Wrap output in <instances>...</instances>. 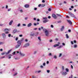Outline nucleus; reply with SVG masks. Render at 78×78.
Instances as JSON below:
<instances>
[{"label": "nucleus", "mask_w": 78, "mask_h": 78, "mask_svg": "<svg viewBox=\"0 0 78 78\" xmlns=\"http://www.w3.org/2000/svg\"><path fill=\"white\" fill-rule=\"evenodd\" d=\"M20 12H23V10L22 9H20L19 10Z\"/></svg>", "instance_id": "nucleus-32"}, {"label": "nucleus", "mask_w": 78, "mask_h": 78, "mask_svg": "<svg viewBox=\"0 0 78 78\" xmlns=\"http://www.w3.org/2000/svg\"><path fill=\"white\" fill-rule=\"evenodd\" d=\"M62 70H64V66H62Z\"/></svg>", "instance_id": "nucleus-38"}, {"label": "nucleus", "mask_w": 78, "mask_h": 78, "mask_svg": "<svg viewBox=\"0 0 78 78\" xmlns=\"http://www.w3.org/2000/svg\"><path fill=\"white\" fill-rule=\"evenodd\" d=\"M42 6L43 7H44V6H45V4H42Z\"/></svg>", "instance_id": "nucleus-59"}, {"label": "nucleus", "mask_w": 78, "mask_h": 78, "mask_svg": "<svg viewBox=\"0 0 78 78\" xmlns=\"http://www.w3.org/2000/svg\"><path fill=\"white\" fill-rule=\"evenodd\" d=\"M53 58L54 59H57V56L56 55H54Z\"/></svg>", "instance_id": "nucleus-31"}, {"label": "nucleus", "mask_w": 78, "mask_h": 78, "mask_svg": "<svg viewBox=\"0 0 78 78\" xmlns=\"http://www.w3.org/2000/svg\"><path fill=\"white\" fill-rule=\"evenodd\" d=\"M70 16L71 17H73L74 18H75V19H76V17H75V15H74V14H73L72 13Z\"/></svg>", "instance_id": "nucleus-15"}, {"label": "nucleus", "mask_w": 78, "mask_h": 78, "mask_svg": "<svg viewBox=\"0 0 78 78\" xmlns=\"http://www.w3.org/2000/svg\"><path fill=\"white\" fill-rule=\"evenodd\" d=\"M37 53V51H34V55H35V54H36Z\"/></svg>", "instance_id": "nucleus-34"}, {"label": "nucleus", "mask_w": 78, "mask_h": 78, "mask_svg": "<svg viewBox=\"0 0 78 78\" xmlns=\"http://www.w3.org/2000/svg\"><path fill=\"white\" fill-rule=\"evenodd\" d=\"M43 66H45V63H44L43 64Z\"/></svg>", "instance_id": "nucleus-47"}, {"label": "nucleus", "mask_w": 78, "mask_h": 78, "mask_svg": "<svg viewBox=\"0 0 78 78\" xmlns=\"http://www.w3.org/2000/svg\"><path fill=\"white\" fill-rule=\"evenodd\" d=\"M3 26V24H0V26Z\"/></svg>", "instance_id": "nucleus-62"}, {"label": "nucleus", "mask_w": 78, "mask_h": 78, "mask_svg": "<svg viewBox=\"0 0 78 78\" xmlns=\"http://www.w3.org/2000/svg\"><path fill=\"white\" fill-rule=\"evenodd\" d=\"M62 47H63V46H62V45H60L59 47L57 48H62Z\"/></svg>", "instance_id": "nucleus-27"}, {"label": "nucleus", "mask_w": 78, "mask_h": 78, "mask_svg": "<svg viewBox=\"0 0 78 78\" xmlns=\"http://www.w3.org/2000/svg\"><path fill=\"white\" fill-rule=\"evenodd\" d=\"M55 41H58V40H59V39H58V38H56L55 39Z\"/></svg>", "instance_id": "nucleus-51"}, {"label": "nucleus", "mask_w": 78, "mask_h": 78, "mask_svg": "<svg viewBox=\"0 0 78 78\" xmlns=\"http://www.w3.org/2000/svg\"><path fill=\"white\" fill-rule=\"evenodd\" d=\"M32 78H36V77L35 76H33Z\"/></svg>", "instance_id": "nucleus-64"}, {"label": "nucleus", "mask_w": 78, "mask_h": 78, "mask_svg": "<svg viewBox=\"0 0 78 78\" xmlns=\"http://www.w3.org/2000/svg\"><path fill=\"white\" fill-rule=\"evenodd\" d=\"M30 36H34V32H31Z\"/></svg>", "instance_id": "nucleus-6"}, {"label": "nucleus", "mask_w": 78, "mask_h": 78, "mask_svg": "<svg viewBox=\"0 0 78 78\" xmlns=\"http://www.w3.org/2000/svg\"><path fill=\"white\" fill-rule=\"evenodd\" d=\"M11 36V34H9L8 35V37H10Z\"/></svg>", "instance_id": "nucleus-41"}, {"label": "nucleus", "mask_w": 78, "mask_h": 78, "mask_svg": "<svg viewBox=\"0 0 78 78\" xmlns=\"http://www.w3.org/2000/svg\"><path fill=\"white\" fill-rule=\"evenodd\" d=\"M58 23H61V22H62V21H61V20H60V21H57Z\"/></svg>", "instance_id": "nucleus-35"}, {"label": "nucleus", "mask_w": 78, "mask_h": 78, "mask_svg": "<svg viewBox=\"0 0 78 78\" xmlns=\"http://www.w3.org/2000/svg\"><path fill=\"white\" fill-rule=\"evenodd\" d=\"M30 46V43H26L23 46V47H24L25 48H26L27 47H28Z\"/></svg>", "instance_id": "nucleus-4"}, {"label": "nucleus", "mask_w": 78, "mask_h": 78, "mask_svg": "<svg viewBox=\"0 0 78 78\" xmlns=\"http://www.w3.org/2000/svg\"><path fill=\"white\" fill-rule=\"evenodd\" d=\"M17 53H19L20 55L21 56H22V57H23V56H25V54L23 53H22L20 51L19 52V51H17Z\"/></svg>", "instance_id": "nucleus-3"}, {"label": "nucleus", "mask_w": 78, "mask_h": 78, "mask_svg": "<svg viewBox=\"0 0 78 78\" xmlns=\"http://www.w3.org/2000/svg\"><path fill=\"white\" fill-rule=\"evenodd\" d=\"M40 67H41V68H43V67H44L43 66H42V65H41L40 66Z\"/></svg>", "instance_id": "nucleus-58"}, {"label": "nucleus", "mask_w": 78, "mask_h": 78, "mask_svg": "<svg viewBox=\"0 0 78 78\" xmlns=\"http://www.w3.org/2000/svg\"><path fill=\"white\" fill-rule=\"evenodd\" d=\"M64 29V26H63L62 27V28L61 29V31H63V30Z\"/></svg>", "instance_id": "nucleus-19"}, {"label": "nucleus", "mask_w": 78, "mask_h": 78, "mask_svg": "<svg viewBox=\"0 0 78 78\" xmlns=\"http://www.w3.org/2000/svg\"><path fill=\"white\" fill-rule=\"evenodd\" d=\"M49 41L50 42H52L53 41V40H51Z\"/></svg>", "instance_id": "nucleus-45"}, {"label": "nucleus", "mask_w": 78, "mask_h": 78, "mask_svg": "<svg viewBox=\"0 0 78 78\" xmlns=\"http://www.w3.org/2000/svg\"><path fill=\"white\" fill-rule=\"evenodd\" d=\"M40 21V20L39 19H37V22H39Z\"/></svg>", "instance_id": "nucleus-54"}, {"label": "nucleus", "mask_w": 78, "mask_h": 78, "mask_svg": "<svg viewBox=\"0 0 78 78\" xmlns=\"http://www.w3.org/2000/svg\"><path fill=\"white\" fill-rule=\"evenodd\" d=\"M10 29L6 28L4 29V31L5 32V34H9V32H8L9 31H10Z\"/></svg>", "instance_id": "nucleus-2"}, {"label": "nucleus", "mask_w": 78, "mask_h": 78, "mask_svg": "<svg viewBox=\"0 0 78 78\" xmlns=\"http://www.w3.org/2000/svg\"><path fill=\"white\" fill-rule=\"evenodd\" d=\"M52 17L54 19H56V18H57V17H56V15H55V14H52Z\"/></svg>", "instance_id": "nucleus-8"}, {"label": "nucleus", "mask_w": 78, "mask_h": 78, "mask_svg": "<svg viewBox=\"0 0 78 78\" xmlns=\"http://www.w3.org/2000/svg\"><path fill=\"white\" fill-rule=\"evenodd\" d=\"M23 40H24L23 38H22L20 40H19V41H21V43H22V42L23 41Z\"/></svg>", "instance_id": "nucleus-24"}, {"label": "nucleus", "mask_w": 78, "mask_h": 78, "mask_svg": "<svg viewBox=\"0 0 78 78\" xmlns=\"http://www.w3.org/2000/svg\"><path fill=\"white\" fill-rule=\"evenodd\" d=\"M11 10V9H9L8 10V11H10Z\"/></svg>", "instance_id": "nucleus-42"}, {"label": "nucleus", "mask_w": 78, "mask_h": 78, "mask_svg": "<svg viewBox=\"0 0 78 78\" xmlns=\"http://www.w3.org/2000/svg\"><path fill=\"white\" fill-rule=\"evenodd\" d=\"M17 43L18 45H21V44H22V43L19 40L18 41H17Z\"/></svg>", "instance_id": "nucleus-7"}, {"label": "nucleus", "mask_w": 78, "mask_h": 78, "mask_svg": "<svg viewBox=\"0 0 78 78\" xmlns=\"http://www.w3.org/2000/svg\"><path fill=\"white\" fill-rule=\"evenodd\" d=\"M38 39H39L40 41H41V37H38Z\"/></svg>", "instance_id": "nucleus-30"}, {"label": "nucleus", "mask_w": 78, "mask_h": 78, "mask_svg": "<svg viewBox=\"0 0 78 78\" xmlns=\"http://www.w3.org/2000/svg\"><path fill=\"white\" fill-rule=\"evenodd\" d=\"M15 53H16V52H14L12 53V54H13V55H15Z\"/></svg>", "instance_id": "nucleus-61"}, {"label": "nucleus", "mask_w": 78, "mask_h": 78, "mask_svg": "<svg viewBox=\"0 0 78 78\" xmlns=\"http://www.w3.org/2000/svg\"><path fill=\"white\" fill-rule=\"evenodd\" d=\"M51 53H49V56H51Z\"/></svg>", "instance_id": "nucleus-53"}, {"label": "nucleus", "mask_w": 78, "mask_h": 78, "mask_svg": "<svg viewBox=\"0 0 78 78\" xmlns=\"http://www.w3.org/2000/svg\"><path fill=\"white\" fill-rule=\"evenodd\" d=\"M20 24L19 23L17 25V27H20Z\"/></svg>", "instance_id": "nucleus-49"}, {"label": "nucleus", "mask_w": 78, "mask_h": 78, "mask_svg": "<svg viewBox=\"0 0 78 78\" xmlns=\"http://www.w3.org/2000/svg\"><path fill=\"white\" fill-rule=\"evenodd\" d=\"M47 73H50V70H47Z\"/></svg>", "instance_id": "nucleus-48"}, {"label": "nucleus", "mask_w": 78, "mask_h": 78, "mask_svg": "<svg viewBox=\"0 0 78 78\" xmlns=\"http://www.w3.org/2000/svg\"><path fill=\"white\" fill-rule=\"evenodd\" d=\"M5 44V42H0V45H3V44Z\"/></svg>", "instance_id": "nucleus-21"}, {"label": "nucleus", "mask_w": 78, "mask_h": 78, "mask_svg": "<svg viewBox=\"0 0 78 78\" xmlns=\"http://www.w3.org/2000/svg\"><path fill=\"white\" fill-rule=\"evenodd\" d=\"M67 21L68 22L69 24H70V25H72V22L70 20H67Z\"/></svg>", "instance_id": "nucleus-9"}, {"label": "nucleus", "mask_w": 78, "mask_h": 78, "mask_svg": "<svg viewBox=\"0 0 78 78\" xmlns=\"http://www.w3.org/2000/svg\"><path fill=\"white\" fill-rule=\"evenodd\" d=\"M48 22V20H46L43 21V23H46V22Z\"/></svg>", "instance_id": "nucleus-22"}, {"label": "nucleus", "mask_w": 78, "mask_h": 78, "mask_svg": "<svg viewBox=\"0 0 78 78\" xmlns=\"http://www.w3.org/2000/svg\"><path fill=\"white\" fill-rule=\"evenodd\" d=\"M18 37H16V41H17L18 40Z\"/></svg>", "instance_id": "nucleus-55"}, {"label": "nucleus", "mask_w": 78, "mask_h": 78, "mask_svg": "<svg viewBox=\"0 0 78 78\" xmlns=\"http://www.w3.org/2000/svg\"><path fill=\"white\" fill-rule=\"evenodd\" d=\"M20 59V58H15V59H16V60H19V59Z\"/></svg>", "instance_id": "nucleus-28"}, {"label": "nucleus", "mask_w": 78, "mask_h": 78, "mask_svg": "<svg viewBox=\"0 0 78 78\" xmlns=\"http://www.w3.org/2000/svg\"><path fill=\"white\" fill-rule=\"evenodd\" d=\"M42 2L43 3H45V0H42Z\"/></svg>", "instance_id": "nucleus-60"}, {"label": "nucleus", "mask_w": 78, "mask_h": 78, "mask_svg": "<svg viewBox=\"0 0 78 78\" xmlns=\"http://www.w3.org/2000/svg\"><path fill=\"white\" fill-rule=\"evenodd\" d=\"M69 78H73V75H71V78L69 77Z\"/></svg>", "instance_id": "nucleus-46"}, {"label": "nucleus", "mask_w": 78, "mask_h": 78, "mask_svg": "<svg viewBox=\"0 0 78 78\" xmlns=\"http://www.w3.org/2000/svg\"><path fill=\"white\" fill-rule=\"evenodd\" d=\"M2 35L3 36V38H5L6 37V34L5 33H3L2 34Z\"/></svg>", "instance_id": "nucleus-10"}, {"label": "nucleus", "mask_w": 78, "mask_h": 78, "mask_svg": "<svg viewBox=\"0 0 78 78\" xmlns=\"http://www.w3.org/2000/svg\"><path fill=\"white\" fill-rule=\"evenodd\" d=\"M29 6L30 5H29L26 4L24 5V7H25V8H29Z\"/></svg>", "instance_id": "nucleus-13"}, {"label": "nucleus", "mask_w": 78, "mask_h": 78, "mask_svg": "<svg viewBox=\"0 0 78 78\" xmlns=\"http://www.w3.org/2000/svg\"><path fill=\"white\" fill-rule=\"evenodd\" d=\"M20 37H22L23 36V35L22 34H20L19 35Z\"/></svg>", "instance_id": "nucleus-50"}, {"label": "nucleus", "mask_w": 78, "mask_h": 78, "mask_svg": "<svg viewBox=\"0 0 78 78\" xmlns=\"http://www.w3.org/2000/svg\"><path fill=\"white\" fill-rule=\"evenodd\" d=\"M25 20H27L28 19V17H26L25 18Z\"/></svg>", "instance_id": "nucleus-52"}, {"label": "nucleus", "mask_w": 78, "mask_h": 78, "mask_svg": "<svg viewBox=\"0 0 78 78\" xmlns=\"http://www.w3.org/2000/svg\"><path fill=\"white\" fill-rule=\"evenodd\" d=\"M43 19H44V20H47V18L46 17H44L43 18Z\"/></svg>", "instance_id": "nucleus-37"}, {"label": "nucleus", "mask_w": 78, "mask_h": 78, "mask_svg": "<svg viewBox=\"0 0 78 78\" xmlns=\"http://www.w3.org/2000/svg\"><path fill=\"white\" fill-rule=\"evenodd\" d=\"M62 56V54L60 53L59 54V57H61Z\"/></svg>", "instance_id": "nucleus-40"}, {"label": "nucleus", "mask_w": 78, "mask_h": 78, "mask_svg": "<svg viewBox=\"0 0 78 78\" xmlns=\"http://www.w3.org/2000/svg\"><path fill=\"white\" fill-rule=\"evenodd\" d=\"M5 54H6V51H4L3 52V53H2V55H4Z\"/></svg>", "instance_id": "nucleus-23"}, {"label": "nucleus", "mask_w": 78, "mask_h": 78, "mask_svg": "<svg viewBox=\"0 0 78 78\" xmlns=\"http://www.w3.org/2000/svg\"><path fill=\"white\" fill-rule=\"evenodd\" d=\"M32 25V23H30L27 25L28 27H30Z\"/></svg>", "instance_id": "nucleus-12"}, {"label": "nucleus", "mask_w": 78, "mask_h": 78, "mask_svg": "<svg viewBox=\"0 0 78 78\" xmlns=\"http://www.w3.org/2000/svg\"><path fill=\"white\" fill-rule=\"evenodd\" d=\"M44 33L46 36H48L49 35V31L45 29V30H44Z\"/></svg>", "instance_id": "nucleus-1"}, {"label": "nucleus", "mask_w": 78, "mask_h": 78, "mask_svg": "<svg viewBox=\"0 0 78 78\" xmlns=\"http://www.w3.org/2000/svg\"><path fill=\"white\" fill-rule=\"evenodd\" d=\"M51 28H53V25H51Z\"/></svg>", "instance_id": "nucleus-56"}, {"label": "nucleus", "mask_w": 78, "mask_h": 78, "mask_svg": "<svg viewBox=\"0 0 78 78\" xmlns=\"http://www.w3.org/2000/svg\"><path fill=\"white\" fill-rule=\"evenodd\" d=\"M68 13H69V15H71L72 14L71 12H68Z\"/></svg>", "instance_id": "nucleus-39"}, {"label": "nucleus", "mask_w": 78, "mask_h": 78, "mask_svg": "<svg viewBox=\"0 0 78 78\" xmlns=\"http://www.w3.org/2000/svg\"><path fill=\"white\" fill-rule=\"evenodd\" d=\"M61 73H62V75H64L65 76V75H66L67 74V73L66 72H64L63 73H62V72H61Z\"/></svg>", "instance_id": "nucleus-5"}, {"label": "nucleus", "mask_w": 78, "mask_h": 78, "mask_svg": "<svg viewBox=\"0 0 78 78\" xmlns=\"http://www.w3.org/2000/svg\"><path fill=\"white\" fill-rule=\"evenodd\" d=\"M11 56H12V55L11 54H10L8 55V59H11Z\"/></svg>", "instance_id": "nucleus-11"}, {"label": "nucleus", "mask_w": 78, "mask_h": 78, "mask_svg": "<svg viewBox=\"0 0 78 78\" xmlns=\"http://www.w3.org/2000/svg\"><path fill=\"white\" fill-rule=\"evenodd\" d=\"M12 22H13V20H12L10 21L9 23V25H12Z\"/></svg>", "instance_id": "nucleus-18"}, {"label": "nucleus", "mask_w": 78, "mask_h": 78, "mask_svg": "<svg viewBox=\"0 0 78 78\" xmlns=\"http://www.w3.org/2000/svg\"><path fill=\"white\" fill-rule=\"evenodd\" d=\"M34 36H37L39 34V33L38 32H37L35 33H34Z\"/></svg>", "instance_id": "nucleus-25"}, {"label": "nucleus", "mask_w": 78, "mask_h": 78, "mask_svg": "<svg viewBox=\"0 0 78 78\" xmlns=\"http://www.w3.org/2000/svg\"><path fill=\"white\" fill-rule=\"evenodd\" d=\"M16 75H17V73H16L15 74H13V76H16Z\"/></svg>", "instance_id": "nucleus-36"}, {"label": "nucleus", "mask_w": 78, "mask_h": 78, "mask_svg": "<svg viewBox=\"0 0 78 78\" xmlns=\"http://www.w3.org/2000/svg\"><path fill=\"white\" fill-rule=\"evenodd\" d=\"M20 45H19V44H17L16 46V48H19V47H20Z\"/></svg>", "instance_id": "nucleus-17"}, {"label": "nucleus", "mask_w": 78, "mask_h": 78, "mask_svg": "<svg viewBox=\"0 0 78 78\" xmlns=\"http://www.w3.org/2000/svg\"><path fill=\"white\" fill-rule=\"evenodd\" d=\"M51 9L50 8L49 9H48V11H51Z\"/></svg>", "instance_id": "nucleus-44"}, {"label": "nucleus", "mask_w": 78, "mask_h": 78, "mask_svg": "<svg viewBox=\"0 0 78 78\" xmlns=\"http://www.w3.org/2000/svg\"><path fill=\"white\" fill-rule=\"evenodd\" d=\"M66 38H67V39H68V38H69V35H68V34H66Z\"/></svg>", "instance_id": "nucleus-29"}, {"label": "nucleus", "mask_w": 78, "mask_h": 78, "mask_svg": "<svg viewBox=\"0 0 78 78\" xmlns=\"http://www.w3.org/2000/svg\"><path fill=\"white\" fill-rule=\"evenodd\" d=\"M77 47V45H76V44L74 45V48H76Z\"/></svg>", "instance_id": "nucleus-33"}, {"label": "nucleus", "mask_w": 78, "mask_h": 78, "mask_svg": "<svg viewBox=\"0 0 78 78\" xmlns=\"http://www.w3.org/2000/svg\"><path fill=\"white\" fill-rule=\"evenodd\" d=\"M17 30L16 29H15L13 31V33L15 34L16 33V32H17Z\"/></svg>", "instance_id": "nucleus-14"}, {"label": "nucleus", "mask_w": 78, "mask_h": 78, "mask_svg": "<svg viewBox=\"0 0 78 78\" xmlns=\"http://www.w3.org/2000/svg\"><path fill=\"white\" fill-rule=\"evenodd\" d=\"M59 46V44H55L54 45V47H58Z\"/></svg>", "instance_id": "nucleus-20"}, {"label": "nucleus", "mask_w": 78, "mask_h": 78, "mask_svg": "<svg viewBox=\"0 0 78 78\" xmlns=\"http://www.w3.org/2000/svg\"><path fill=\"white\" fill-rule=\"evenodd\" d=\"M23 26H26V24H23Z\"/></svg>", "instance_id": "nucleus-63"}, {"label": "nucleus", "mask_w": 78, "mask_h": 78, "mask_svg": "<svg viewBox=\"0 0 78 78\" xmlns=\"http://www.w3.org/2000/svg\"><path fill=\"white\" fill-rule=\"evenodd\" d=\"M65 70L67 72H69V70L68 68H66Z\"/></svg>", "instance_id": "nucleus-26"}, {"label": "nucleus", "mask_w": 78, "mask_h": 78, "mask_svg": "<svg viewBox=\"0 0 78 78\" xmlns=\"http://www.w3.org/2000/svg\"><path fill=\"white\" fill-rule=\"evenodd\" d=\"M11 51H12V49H10V50H9L8 51V52H6V55H8V54H9V53H10V52H11Z\"/></svg>", "instance_id": "nucleus-16"}, {"label": "nucleus", "mask_w": 78, "mask_h": 78, "mask_svg": "<svg viewBox=\"0 0 78 78\" xmlns=\"http://www.w3.org/2000/svg\"><path fill=\"white\" fill-rule=\"evenodd\" d=\"M25 42H28V40L26 39L25 40Z\"/></svg>", "instance_id": "nucleus-57"}, {"label": "nucleus", "mask_w": 78, "mask_h": 78, "mask_svg": "<svg viewBox=\"0 0 78 78\" xmlns=\"http://www.w3.org/2000/svg\"><path fill=\"white\" fill-rule=\"evenodd\" d=\"M57 16H59L60 17H61V15L60 14H57Z\"/></svg>", "instance_id": "nucleus-43"}]
</instances>
